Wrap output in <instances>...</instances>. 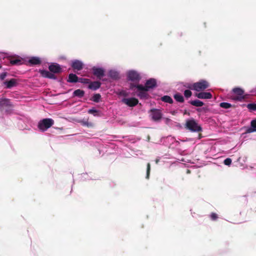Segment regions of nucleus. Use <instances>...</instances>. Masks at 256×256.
Instances as JSON below:
<instances>
[{
	"label": "nucleus",
	"mask_w": 256,
	"mask_h": 256,
	"mask_svg": "<svg viewBox=\"0 0 256 256\" xmlns=\"http://www.w3.org/2000/svg\"><path fill=\"white\" fill-rule=\"evenodd\" d=\"M220 106L221 108H229L232 106L230 104L225 102L220 103Z\"/></svg>",
	"instance_id": "obj_27"
},
{
	"label": "nucleus",
	"mask_w": 256,
	"mask_h": 256,
	"mask_svg": "<svg viewBox=\"0 0 256 256\" xmlns=\"http://www.w3.org/2000/svg\"><path fill=\"white\" fill-rule=\"evenodd\" d=\"M122 102L128 106L133 107L138 104V101L134 98H124L122 100Z\"/></svg>",
	"instance_id": "obj_7"
},
{
	"label": "nucleus",
	"mask_w": 256,
	"mask_h": 256,
	"mask_svg": "<svg viewBox=\"0 0 256 256\" xmlns=\"http://www.w3.org/2000/svg\"><path fill=\"white\" fill-rule=\"evenodd\" d=\"M2 68V66L1 64H0V68Z\"/></svg>",
	"instance_id": "obj_42"
},
{
	"label": "nucleus",
	"mask_w": 256,
	"mask_h": 256,
	"mask_svg": "<svg viewBox=\"0 0 256 256\" xmlns=\"http://www.w3.org/2000/svg\"><path fill=\"white\" fill-rule=\"evenodd\" d=\"M210 218L212 220H216L218 218V216L215 213H212L210 215Z\"/></svg>",
	"instance_id": "obj_34"
},
{
	"label": "nucleus",
	"mask_w": 256,
	"mask_h": 256,
	"mask_svg": "<svg viewBox=\"0 0 256 256\" xmlns=\"http://www.w3.org/2000/svg\"><path fill=\"white\" fill-rule=\"evenodd\" d=\"M68 81L70 82H78V76L73 74H70L68 76Z\"/></svg>",
	"instance_id": "obj_20"
},
{
	"label": "nucleus",
	"mask_w": 256,
	"mask_h": 256,
	"mask_svg": "<svg viewBox=\"0 0 256 256\" xmlns=\"http://www.w3.org/2000/svg\"><path fill=\"white\" fill-rule=\"evenodd\" d=\"M84 64L83 62L80 60H74L72 61L71 62V66L75 70H81L83 68Z\"/></svg>",
	"instance_id": "obj_11"
},
{
	"label": "nucleus",
	"mask_w": 256,
	"mask_h": 256,
	"mask_svg": "<svg viewBox=\"0 0 256 256\" xmlns=\"http://www.w3.org/2000/svg\"><path fill=\"white\" fill-rule=\"evenodd\" d=\"M247 108L251 110H256V104H250L247 106Z\"/></svg>",
	"instance_id": "obj_31"
},
{
	"label": "nucleus",
	"mask_w": 256,
	"mask_h": 256,
	"mask_svg": "<svg viewBox=\"0 0 256 256\" xmlns=\"http://www.w3.org/2000/svg\"><path fill=\"white\" fill-rule=\"evenodd\" d=\"M90 88L94 90L98 89L100 86V83L98 82H94L90 83Z\"/></svg>",
	"instance_id": "obj_24"
},
{
	"label": "nucleus",
	"mask_w": 256,
	"mask_h": 256,
	"mask_svg": "<svg viewBox=\"0 0 256 256\" xmlns=\"http://www.w3.org/2000/svg\"><path fill=\"white\" fill-rule=\"evenodd\" d=\"M39 72L41 74L42 76L44 78H49L50 79L55 80L56 79V76L54 74L50 72L48 70H40Z\"/></svg>",
	"instance_id": "obj_12"
},
{
	"label": "nucleus",
	"mask_w": 256,
	"mask_h": 256,
	"mask_svg": "<svg viewBox=\"0 0 256 256\" xmlns=\"http://www.w3.org/2000/svg\"><path fill=\"white\" fill-rule=\"evenodd\" d=\"M88 112L90 114H93L94 116H98V111L94 108L90 109L88 110Z\"/></svg>",
	"instance_id": "obj_30"
},
{
	"label": "nucleus",
	"mask_w": 256,
	"mask_h": 256,
	"mask_svg": "<svg viewBox=\"0 0 256 256\" xmlns=\"http://www.w3.org/2000/svg\"><path fill=\"white\" fill-rule=\"evenodd\" d=\"M224 163L225 165L230 166L232 163V160L230 158H227L224 160Z\"/></svg>",
	"instance_id": "obj_33"
},
{
	"label": "nucleus",
	"mask_w": 256,
	"mask_h": 256,
	"mask_svg": "<svg viewBox=\"0 0 256 256\" xmlns=\"http://www.w3.org/2000/svg\"><path fill=\"white\" fill-rule=\"evenodd\" d=\"M11 106L10 101L8 99L0 100V110H4L5 108Z\"/></svg>",
	"instance_id": "obj_17"
},
{
	"label": "nucleus",
	"mask_w": 256,
	"mask_h": 256,
	"mask_svg": "<svg viewBox=\"0 0 256 256\" xmlns=\"http://www.w3.org/2000/svg\"><path fill=\"white\" fill-rule=\"evenodd\" d=\"M54 124V120L50 118H44L38 123V127L42 132H45Z\"/></svg>",
	"instance_id": "obj_4"
},
{
	"label": "nucleus",
	"mask_w": 256,
	"mask_h": 256,
	"mask_svg": "<svg viewBox=\"0 0 256 256\" xmlns=\"http://www.w3.org/2000/svg\"><path fill=\"white\" fill-rule=\"evenodd\" d=\"M100 98L101 96L100 94H94L92 98V100L94 102H98L100 99Z\"/></svg>",
	"instance_id": "obj_28"
},
{
	"label": "nucleus",
	"mask_w": 256,
	"mask_h": 256,
	"mask_svg": "<svg viewBox=\"0 0 256 256\" xmlns=\"http://www.w3.org/2000/svg\"><path fill=\"white\" fill-rule=\"evenodd\" d=\"M118 94L120 96H128V92L126 90H120L118 92Z\"/></svg>",
	"instance_id": "obj_29"
},
{
	"label": "nucleus",
	"mask_w": 256,
	"mask_h": 256,
	"mask_svg": "<svg viewBox=\"0 0 256 256\" xmlns=\"http://www.w3.org/2000/svg\"><path fill=\"white\" fill-rule=\"evenodd\" d=\"M190 104L195 106H202L204 103L200 100H196L190 102Z\"/></svg>",
	"instance_id": "obj_23"
},
{
	"label": "nucleus",
	"mask_w": 256,
	"mask_h": 256,
	"mask_svg": "<svg viewBox=\"0 0 256 256\" xmlns=\"http://www.w3.org/2000/svg\"><path fill=\"white\" fill-rule=\"evenodd\" d=\"M127 79L128 80L138 82L141 78L140 74L136 70H130L127 72Z\"/></svg>",
	"instance_id": "obj_5"
},
{
	"label": "nucleus",
	"mask_w": 256,
	"mask_h": 256,
	"mask_svg": "<svg viewBox=\"0 0 256 256\" xmlns=\"http://www.w3.org/2000/svg\"><path fill=\"white\" fill-rule=\"evenodd\" d=\"M146 88L142 84H138L136 86V91L138 96L141 99H146L148 97V91Z\"/></svg>",
	"instance_id": "obj_6"
},
{
	"label": "nucleus",
	"mask_w": 256,
	"mask_h": 256,
	"mask_svg": "<svg viewBox=\"0 0 256 256\" xmlns=\"http://www.w3.org/2000/svg\"><path fill=\"white\" fill-rule=\"evenodd\" d=\"M230 98L234 100L242 102L244 98V90L240 88H235L231 92Z\"/></svg>",
	"instance_id": "obj_3"
},
{
	"label": "nucleus",
	"mask_w": 256,
	"mask_h": 256,
	"mask_svg": "<svg viewBox=\"0 0 256 256\" xmlns=\"http://www.w3.org/2000/svg\"><path fill=\"white\" fill-rule=\"evenodd\" d=\"M210 86L209 83L206 80H201L198 82L192 84H188L186 86V88L196 92L203 91Z\"/></svg>",
	"instance_id": "obj_1"
},
{
	"label": "nucleus",
	"mask_w": 256,
	"mask_h": 256,
	"mask_svg": "<svg viewBox=\"0 0 256 256\" xmlns=\"http://www.w3.org/2000/svg\"><path fill=\"white\" fill-rule=\"evenodd\" d=\"M108 76L113 80H118L120 78L119 72L116 70H110L108 72Z\"/></svg>",
	"instance_id": "obj_14"
},
{
	"label": "nucleus",
	"mask_w": 256,
	"mask_h": 256,
	"mask_svg": "<svg viewBox=\"0 0 256 256\" xmlns=\"http://www.w3.org/2000/svg\"><path fill=\"white\" fill-rule=\"evenodd\" d=\"M82 125L86 126L88 127H90L92 126V124L91 123H89L88 121H83L82 122Z\"/></svg>",
	"instance_id": "obj_36"
},
{
	"label": "nucleus",
	"mask_w": 256,
	"mask_h": 256,
	"mask_svg": "<svg viewBox=\"0 0 256 256\" xmlns=\"http://www.w3.org/2000/svg\"><path fill=\"white\" fill-rule=\"evenodd\" d=\"M174 99L178 102H182L184 101L183 96L180 93H176L174 95Z\"/></svg>",
	"instance_id": "obj_25"
},
{
	"label": "nucleus",
	"mask_w": 256,
	"mask_h": 256,
	"mask_svg": "<svg viewBox=\"0 0 256 256\" xmlns=\"http://www.w3.org/2000/svg\"><path fill=\"white\" fill-rule=\"evenodd\" d=\"M192 92L189 90H185L184 92V96L186 98H189L192 96Z\"/></svg>",
	"instance_id": "obj_32"
},
{
	"label": "nucleus",
	"mask_w": 256,
	"mask_h": 256,
	"mask_svg": "<svg viewBox=\"0 0 256 256\" xmlns=\"http://www.w3.org/2000/svg\"><path fill=\"white\" fill-rule=\"evenodd\" d=\"M6 76V72H2L0 74V80H4Z\"/></svg>",
	"instance_id": "obj_37"
},
{
	"label": "nucleus",
	"mask_w": 256,
	"mask_h": 256,
	"mask_svg": "<svg viewBox=\"0 0 256 256\" xmlns=\"http://www.w3.org/2000/svg\"><path fill=\"white\" fill-rule=\"evenodd\" d=\"M248 133H252L256 132V120H252L250 122V126L246 130Z\"/></svg>",
	"instance_id": "obj_18"
},
{
	"label": "nucleus",
	"mask_w": 256,
	"mask_h": 256,
	"mask_svg": "<svg viewBox=\"0 0 256 256\" xmlns=\"http://www.w3.org/2000/svg\"><path fill=\"white\" fill-rule=\"evenodd\" d=\"M81 80H79L78 82H80L83 83H88L89 82V80L87 78H81Z\"/></svg>",
	"instance_id": "obj_39"
},
{
	"label": "nucleus",
	"mask_w": 256,
	"mask_h": 256,
	"mask_svg": "<svg viewBox=\"0 0 256 256\" xmlns=\"http://www.w3.org/2000/svg\"><path fill=\"white\" fill-rule=\"evenodd\" d=\"M162 100L163 102H168L169 104H172L173 102L172 99L169 96H165L162 98Z\"/></svg>",
	"instance_id": "obj_26"
},
{
	"label": "nucleus",
	"mask_w": 256,
	"mask_h": 256,
	"mask_svg": "<svg viewBox=\"0 0 256 256\" xmlns=\"http://www.w3.org/2000/svg\"><path fill=\"white\" fill-rule=\"evenodd\" d=\"M137 86H138V84H130V88L131 90H133L134 88H136Z\"/></svg>",
	"instance_id": "obj_38"
},
{
	"label": "nucleus",
	"mask_w": 256,
	"mask_h": 256,
	"mask_svg": "<svg viewBox=\"0 0 256 256\" xmlns=\"http://www.w3.org/2000/svg\"><path fill=\"white\" fill-rule=\"evenodd\" d=\"M195 96L200 99H210L212 96L210 92H202L195 94Z\"/></svg>",
	"instance_id": "obj_10"
},
{
	"label": "nucleus",
	"mask_w": 256,
	"mask_h": 256,
	"mask_svg": "<svg viewBox=\"0 0 256 256\" xmlns=\"http://www.w3.org/2000/svg\"><path fill=\"white\" fill-rule=\"evenodd\" d=\"M185 126L186 129L192 132H200L202 130L201 126L192 118L186 120Z\"/></svg>",
	"instance_id": "obj_2"
},
{
	"label": "nucleus",
	"mask_w": 256,
	"mask_h": 256,
	"mask_svg": "<svg viewBox=\"0 0 256 256\" xmlns=\"http://www.w3.org/2000/svg\"><path fill=\"white\" fill-rule=\"evenodd\" d=\"M84 91L82 90L78 89L74 90L73 92V95L74 96H77L78 98H82L84 96Z\"/></svg>",
	"instance_id": "obj_22"
},
{
	"label": "nucleus",
	"mask_w": 256,
	"mask_h": 256,
	"mask_svg": "<svg viewBox=\"0 0 256 256\" xmlns=\"http://www.w3.org/2000/svg\"><path fill=\"white\" fill-rule=\"evenodd\" d=\"M150 168V164H148L147 165V171H146V178H149Z\"/></svg>",
	"instance_id": "obj_35"
},
{
	"label": "nucleus",
	"mask_w": 256,
	"mask_h": 256,
	"mask_svg": "<svg viewBox=\"0 0 256 256\" xmlns=\"http://www.w3.org/2000/svg\"><path fill=\"white\" fill-rule=\"evenodd\" d=\"M158 160H156V163H158Z\"/></svg>",
	"instance_id": "obj_41"
},
{
	"label": "nucleus",
	"mask_w": 256,
	"mask_h": 256,
	"mask_svg": "<svg viewBox=\"0 0 256 256\" xmlns=\"http://www.w3.org/2000/svg\"><path fill=\"white\" fill-rule=\"evenodd\" d=\"M10 63L12 65H20L22 64V60L19 58H12L10 60Z\"/></svg>",
	"instance_id": "obj_21"
},
{
	"label": "nucleus",
	"mask_w": 256,
	"mask_h": 256,
	"mask_svg": "<svg viewBox=\"0 0 256 256\" xmlns=\"http://www.w3.org/2000/svg\"><path fill=\"white\" fill-rule=\"evenodd\" d=\"M156 80L154 78H150L146 80L144 87L146 88L148 90L154 88L156 86Z\"/></svg>",
	"instance_id": "obj_15"
},
{
	"label": "nucleus",
	"mask_w": 256,
	"mask_h": 256,
	"mask_svg": "<svg viewBox=\"0 0 256 256\" xmlns=\"http://www.w3.org/2000/svg\"><path fill=\"white\" fill-rule=\"evenodd\" d=\"M250 92L252 94H256V87L253 88Z\"/></svg>",
	"instance_id": "obj_40"
},
{
	"label": "nucleus",
	"mask_w": 256,
	"mask_h": 256,
	"mask_svg": "<svg viewBox=\"0 0 256 256\" xmlns=\"http://www.w3.org/2000/svg\"><path fill=\"white\" fill-rule=\"evenodd\" d=\"M3 84L6 86V88H10L16 86L17 81L14 78H12L9 80L4 82Z\"/></svg>",
	"instance_id": "obj_13"
},
{
	"label": "nucleus",
	"mask_w": 256,
	"mask_h": 256,
	"mask_svg": "<svg viewBox=\"0 0 256 256\" xmlns=\"http://www.w3.org/2000/svg\"><path fill=\"white\" fill-rule=\"evenodd\" d=\"M94 74L98 78H102L104 76L105 70L102 68L94 66L92 68Z\"/></svg>",
	"instance_id": "obj_9"
},
{
	"label": "nucleus",
	"mask_w": 256,
	"mask_h": 256,
	"mask_svg": "<svg viewBox=\"0 0 256 256\" xmlns=\"http://www.w3.org/2000/svg\"><path fill=\"white\" fill-rule=\"evenodd\" d=\"M150 116L154 121L160 120L162 117L161 111L158 109H152L150 111Z\"/></svg>",
	"instance_id": "obj_8"
},
{
	"label": "nucleus",
	"mask_w": 256,
	"mask_h": 256,
	"mask_svg": "<svg viewBox=\"0 0 256 256\" xmlns=\"http://www.w3.org/2000/svg\"><path fill=\"white\" fill-rule=\"evenodd\" d=\"M28 62L32 64H38L41 62V59L36 56H32L29 58Z\"/></svg>",
	"instance_id": "obj_19"
},
{
	"label": "nucleus",
	"mask_w": 256,
	"mask_h": 256,
	"mask_svg": "<svg viewBox=\"0 0 256 256\" xmlns=\"http://www.w3.org/2000/svg\"><path fill=\"white\" fill-rule=\"evenodd\" d=\"M50 70L54 73H58L61 72V68L58 64H52L49 66Z\"/></svg>",
	"instance_id": "obj_16"
}]
</instances>
